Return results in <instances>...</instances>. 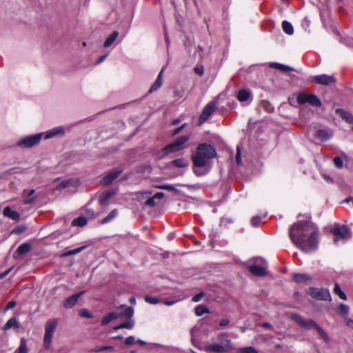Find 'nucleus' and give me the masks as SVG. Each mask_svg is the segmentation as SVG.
Listing matches in <instances>:
<instances>
[{
  "label": "nucleus",
  "mask_w": 353,
  "mask_h": 353,
  "mask_svg": "<svg viewBox=\"0 0 353 353\" xmlns=\"http://www.w3.org/2000/svg\"><path fill=\"white\" fill-rule=\"evenodd\" d=\"M163 196H164V193L161 192H159L154 195V197L155 198V199H161L163 198Z\"/></svg>",
  "instance_id": "60"
},
{
  "label": "nucleus",
  "mask_w": 353,
  "mask_h": 353,
  "mask_svg": "<svg viewBox=\"0 0 353 353\" xmlns=\"http://www.w3.org/2000/svg\"><path fill=\"white\" fill-rule=\"evenodd\" d=\"M236 162L238 165H240L241 164V151H240V148L239 146L237 147V150H236Z\"/></svg>",
  "instance_id": "50"
},
{
  "label": "nucleus",
  "mask_w": 353,
  "mask_h": 353,
  "mask_svg": "<svg viewBox=\"0 0 353 353\" xmlns=\"http://www.w3.org/2000/svg\"><path fill=\"white\" fill-rule=\"evenodd\" d=\"M237 99L241 102L251 101L252 99V92L247 90H241L237 94Z\"/></svg>",
  "instance_id": "18"
},
{
  "label": "nucleus",
  "mask_w": 353,
  "mask_h": 353,
  "mask_svg": "<svg viewBox=\"0 0 353 353\" xmlns=\"http://www.w3.org/2000/svg\"><path fill=\"white\" fill-rule=\"evenodd\" d=\"M86 214L90 219H92L94 217V212L91 210H86Z\"/></svg>",
  "instance_id": "61"
},
{
  "label": "nucleus",
  "mask_w": 353,
  "mask_h": 353,
  "mask_svg": "<svg viewBox=\"0 0 353 353\" xmlns=\"http://www.w3.org/2000/svg\"><path fill=\"white\" fill-rule=\"evenodd\" d=\"M3 214L5 216L15 221L19 220L20 218L19 214L17 211L12 210L10 207H6L3 209Z\"/></svg>",
  "instance_id": "19"
},
{
  "label": "nucleus",
  "mask_w": 353,
  "mask_h": 353,
  "mask_svg": "<svg viewBox=\"0 0 353 353\" xmlns=\"http://www.w3.org/2000/svg\"><path fill=\"white\" fill-rule=\"evenodd\" d=\"M134 314V310L132 307H125L120 314H119V317H122L124 319H132V316Z\"/></svg>",
  "instance_id": "26"
},
{
  "label": "nucleus",
  "mask_w": 353,
  "mask_h": 353,
  "mask_svg": "<svg viewBox=\"0 0 353 353\" xmlns=\"http://www.w3.org/2000/svg\"><path fill=\"white\" fill-rule=\"evenodd\" d=\"M249 272L256 276H263L268 274V263L262 258H254L245 263Z\"/></svg>",
  "instance_id": "4"
},
{
  "label": "nucleus",
  "mask_w": 353,
  "mask_h": 353,
  "mask_svg": "<svg viewBox=\"0 0 353 353\" xmlns=\"http://www.w3.org/2000/svg\"><path fill=\"white\" fill-rule=\"evenodd\" d=\"M114 195V192H108L105 193L100 199L99 202L101 205H105L107 201Z\"/></svg>",
  "instance_id": "39"
},
{
  "label": "nucleus",
  "mask_w": 353,
  "mask_h": 353,
  "mask_svg": "<svg viewBox=\"0 0 353 353\" xmlns=\"http://www.w3.org/2000/svg\"><path fill=\"white\" fill-rule=\"evenodd\" d=\"M135 343V339L133 336H130L127 337L125 340V344L126 345H130Z\"/></svg>",
  "instance_id": "51"
},
{
  "label": "nucleus",
  "mask_w": 353,
  "mask_h": 353,
  "mask_svg": "<svg viewBox=\"0 0 353 353\" xmlns=\"http://www.w3.org/2000/svg\"><path fill=\"white\" fill-rule=\"evenodd\" d=\"M119 317V315L117 312H110L108 314L103 316L102 319V325H107L110 323L112 320L116 319Z\"/></svg>",
  "instance_id": "28"
},
{
  "label": "nucleus",
  "mask_w": 353,
  "mask_h": 353,
  "mask_svg": "<svg viewBox=\"0 0 353 353\" xmlns=\"http://www.w3.org/2000/svg\"><path fill=\"white\" fill-rule=\"evenodd\" d=\"M217 108L216 103L214 101L209 102L203 109L202 112L199 118V123L200 125L205 122L211 115L215 112Z\"/></svg>",
  "instance_id": "11"
},
{
  "label": "nucleus",
  "mask_w": 353,
  "mask_h": 353,
  "mask_svg": "<svg viewBox=\"0 0 353 353\" xmlns=\"http://www.w3.org/2000/svg\"><path fill=\"white\" fill-rule=\"evenodd\" d=\"M163 70H164V68H162V70H161V72L158 74V77H157L155 82L151 86V88L150 89V92L156 91L157 90H158L162 85V83H163L162 74H163Z\"/></svg>",
  "instance_id": "23"
},
{
  "label": "nucleus",
  "mask_w": 353,
  "mask_h": 353,
  "mask_svg": "<svg viewBox=\"0 0 353 353\" xmlns=\"http://www.w3.org/2000/svg\"><path fill=\"white\" fill-rule=\"evenodd\" d=\"M312 81L319 85H327L335 81L333 76L320 74L312 77Z\"/></svg>",
  "instance_id": "14"
},
{
  "label": "nucleus",
  "mask_w": 353,
  "mask_h": 353,
  "mask_svg": "<svg viewBox=\"0 0 353 353\" xmlns=\"http://www.w3.org/2000/svg\"><path fill=\"white\" fill-rule=\"evenodd\" d=\"M84 248H85L84 246H82V247H79V248H76V249H73V250L65 251L63 254V256H72V255L77 254L81 252L84 249Z\"/></svg>",
  "instance_id": "40"
},
{
  "label": "nucleus",
  "mask_w": 353,
  "mask_h": 353,
  "mask_svg": "<svg viewBox=\"0 0 353 353\" xmlns=\"http://www.w3.org/2000/svg\"><path fill=\"white\" fill-rule=\"evenodd\" d=\"M114 347L112 346H103L97 350V352L100 351H105V350H113Z\"/></svg>",
  "instance_id": "57"
},
{
  "label": "nucleus",
  "mask_w": 353,
  "mask_h": 353,
  "mask_svg": "<svg viewBox=\"0 0 353 353\" xmlns=\"http://www.w3.org/2000/svg\"><path fill=\"white\" fill-rule=\"evenodd\" d=\"M332 234L334 235V242L337 243L339 239H349L352 236L350 230L345 225H337L332 230Z\"/></svg>",
  "instance_id": "9"
},
{
  "label": "nucleus",
  "mask_w": 353,
  "mask_h": 353,
  "mask_svg": "<svg viewBox=\"0 0 353 353\" xmlns=\"http://www.w3.org/2000/svg\"><path fill=\"white\" fill-rule=\"evenodd\" d=\"M334 293L343 300L346 299V295L341 288H334Z\"/></svg>",
  "instance_id": "47"
},
{
  "label": "nucleus",
  "mask_w": 353,
  "mask_h": 353,
  "mask_svg": "<svg viewBox=\"0 0 353 353\" xmlns=\"http://www.w3.org/2000/svg\"><path fill=\"white\" fill-rule=\"evenodd\" d=\"M18 328L19 327V324H18V322L16 319V318L13 317V318H10L8 321L7 323L5 324L4 327H3V330L5 331L6 330H8L11 328Z\"/></svg>",
  "instance_id": "27"
},
{
  "label": "nucleus",
  "mask_w": 353,
  "mask_h": 353,
  "mask_svg": "<svg viewBox=\"0 0 353 353\" xmlns=\"http://www.w3.org/2000/svg\"><path fill=\"white\" fill-rule=\"evenodd\" d=\"M216 341L218 343L207 345L204 348V351L206 352L223 353L232 348L231 341L228 338V335L225 333L220 334L216 338Z\"/></svg>",
  "instance_id": "5"
},
{
  "label": "nucleus",
  "mask_w": 353,
  "mask_h": 353,
  "mask_svg": "<svg viewBox=\"0 0 353 353\" xmlns=\"http://www.w3.org/2000/svg\"><path fill=\"white\" fill-rule=\"evenodd\" d=\"M294 282L299 285H310L312 284V278L306 274L297 273L292 276Z\"/></svg>",
  "instance_id": "13"
},
{
  "label": "nucleus",
  "mask_w": 353,
  "mask_h": 353,
  "mask_svg": "<svg viewBox=\"0 0 353 353\" xmlns=\"http://www.w3.org/2000/svg\"><path fill=\"white\" fill-rule=\"evenodd\" d=\"M121 172V170H117L108 173L101 179V184L103 185H109L119 176Z\"/></svg>",
  "instance_id": "16"
},
{
  "label": "nucleus",
  "mask_w": 353,
  "mask_h": 353,
  "mask_svg": "<svg viewBox=\"0 0 353 353\" xmlns=\"http://www.w3.org/2000/svg\"><path fill=\"white\" fill-rule=\"evenodd\" d=\"M238 353H258V352L252 347H247L240 348Z\"/></svg>",
  "instance_id": "43"
},
{
  "label": "nucleus",
  "mask_w": 353,
  "mask_h": 353,
  "mask_svg": "<svg viewBox=\"0 0 353 353\" xmlns=\"http://www.w3.org/2000/svg\"><path fill=\"white\" fill-rule=\"evenodd\" d=\"M172 163L177 168H184L188 165V161L185 158H179L173 160Z\"/></svg>",
  "instance_id": "30"
},
{
  "label": "nucleus",
  "mask_w": 353,
  "mask_h": 353,
  "mask_svg": "<svg viewBox=\"0 0 353 353\" xmlns=\"http://www.w3.org/2000/svg\"><path fill=\"white\" fill-rule=\"evenodd\" d=\"M15 353H28L26 341L24 338L21 339L20 345Z\"/></svg>",
  "instance_id": "36"
},
{
  "label": "nucleus",
  "mask_w": 353,
  "mask_h": 353,
  "mask_svg": "<svg viewBox=\"0 0 353 353\" xmlns=\"http://www.w3.org/2000/svg\"><path fill=\"white\" fill-rule=\"evenodd\" d=\"M157 188L159 189L167 190L172 192H176L177 190L174 185L170 184L161 185L157 186Z\"/></svg>",
  "instance_id": "44"
},
{
  "label": "nucleus",
  "mask_w": 353,
  "mask_h": 353,
  "mask_svg": "<svg viewBox=\"0 0 353 353\" xmlns=\"http://www.w3.org/2000/svg\"><path fill=\"white\" fill-rule=\"evenodd\" d=\"M25 192L27 193L28 198H26L24 200V203L29 204V203H32L34 201V198L30 197V196L34 193V190H27Z\"/></svg>",
  "instance_id": "42"
},
{
  "label": "nucleus",
  "mask_w": 353,
  "mask_h": 353,
  "mask_svg": "<svg viewBox=\"0 0 353 353\" xmlns=\"http://www.w3.org/2000/svg\"><path fill=\"white\" fill-rule=\"evenodd\" d=\"M282 28L283 31L288 35H292L294 33L293 26L288 21H283L282 22Z\"/></svg>",
  "instance_id": "29"
},
{
  "label": "nucleus",
  "mask_w": 353,
  "mask_h": 353,
  "mask_svg": "<svg viewBox=\"0 0 353 353\" xmlns=\"http://www.w3.org/2000/svg\"><path fill=\"white\" fill-rule=\"evenodd\" d=\"M119 32L118 31H114L108 37L105 42L103 43V47L104 48H108L110 47L118 38L119 37Z\"/></svg>",
  "instance_id": "21"
},
{
  "label": "nucleus",
  "mask_w": 353,
  "mask_h": 353,
  "mask_svg": "<svg viewBox=\"0 0 353 353\" xmlns=\"http://www.w3.org/2000/svg\"><path fill=\"white\" fill-rule=\"evenodd\" d=\"M307 293L319 300L331 301V295L327 288H309Z\"/></svg>",
  "instance_id": "10"
},
{
  "label": "nucleus",
  "mask_w": 353,
  "mask_h": 353,
  "mask_svg": "<svg viewBox=\"0 0 353 353\" xmlns=\"http://www.w3.org/2000/svg\"><path fill=\"white\" fill-rule=\"evenodd\" d=\"M286 316L293 320L302 328L310 330L315 329L319 333L320 337L325 342L330 341V338L327 333L312 319H304L298 314L287 313Z\"/></svg>",
  "instance_id": "3"
},
{
  "label": "nucleus",
  "mask_w": 353,
  "mask_h": 353,
  "mask_svg": "<svg viewBox=\"0 0 353 353\" xmlns=\"http://www.w3.org/2000/svg\"><path fill=\"white\" fill-rule=\"evenodd\" d=\"M87 222L88 221L85 216H79L72 221V225L83 227L87 224Z\"/></svg>",
  "instance_id": "33"
},
{
  "label": "nucleus",
  "mask_w": 353,
  "mask_h": 353,
  "mask_svg": "<svg viewBox=\"0 0 353 353\" xmlns=\"http://www.w3.org/2000/svg\"><path fill=\"white\" fill-rule=\"evenodd\" d=\"M128 319L127 321L122 323L118 325L114 326V329L115 330H117L119 329H123V328L131 330L134 325V321L133 319Z\"/></svg>",
  "instance_id": "22"
},
{
  "label": "nucleus",
  "mask_w": 353,
  "mask_h": 353,
  "mask_svg": "<svg viewBox=\"0 0 353 353\" xmlns=\"http://www.w3.org/2000/svg\"><path fill=\"white\" fill-rule=\"evenodd\" d=\"M203 296H204V293L203 292H200V293L194 295L192 297V300L194 302H198V301H199L203 297Z\"/></svg>",
  "instance_id": "52"
},
{
  "label": "nucleus",
  "mask_w": 353,
  "mask_h": 353,
  "mask_svg": "<svg viewBox=\"0 0 353 353\" xmlns=\"http://www.w3.org/2000/svg\"><path fill=\"white\" fill-rule=\"evenodd\" d=\"M31 250V245L29 243H24L20 245L17 248V252L19 254H25Z\"/></svg>",
  "instance_id": "31"
},
{
  "label": "nucleus",
  "mask_w": 353,
  "mask_h": 353,
  "mask_svg": "<svg viewBox=\"0 0 353 353\" xmlns=\"http://www.w3.org/2000/svg\"><path fill=\"white\" fill-rule=\"evenodd\" d=\"M11 270H12V269H11V268H10V269H8V270H7L4 271L3 272L1 273V274H0V279H3V278H4L6 276H7V275L9 274V272L11 271Z\"/></svg>",
  "instance_id": "62"
},
{
  "label": "nucleus",
  "mask_w": 353,
  "mask_h": 353,
  "mask_svg": "<svg viewBox=\"0 0 353 353\" xmlns=\"http://www.w3.org/2000/svg\"><path fill=\"white\" fill-rule=\"evenodd\" d=\"M296 101L299 104L309 103L312 106L319 108L321 105V102L316 95L314 94H306L300 92L296 96Z\"/></svg>",
  "instance_id": "7"
},
{
  "label": "nucleus",
  "mask_w": 353,
  "mask_h": 353,
  "mask_svg": "<svg viewBox=\"0 0 353 353\" xmlns=\"http://www.w3.org/2000/svg\"><path fill=\"white\" fill-rule=\"evenodd\" d=\"M186 125L185 123L183 124L181 126H180L179 128H177L173 132V135H176L177 134H179L184 128L185 126Z\"/></svg>",
  "instance_id": "59"
},
{
  "label": "nucleus",
  "mask_w": 353,
  "mask_h": 353,
  "mask_svg": "<svg viewBox=\"0 0 353 353\" xmlns=\"http://www.w3.org/2000/svg\"><path fill=\"white\" fill-rule=\"evenodd\" d=\"M209 310L207 307L203 305H199L195 308V314L198 316H201L205 313H209Z\"/></svg>",
  "instance_id": "35"
},
{
  "label": "nucleus",
  "mask_w": 353,
  "mask_h": 353,
  "mask_svg": "<svg viewBox=\"0 0 353 353\" xmlns=\"http://www.w3.org/2000/svg\"><path fill=\"white\" fill-rule=\"evenodd\" d=\"M333 161H334L335 166H336L337 168H341L343 167V162L341 157H335L333 159Z\"/></svg>",
  "instance_id": "48"
},
{
  "label": "nucleus",
  "mask_w": 353,
  "mask_h": 353,
  "mask_svg": "<svg viewBox=\"0 0 353 353\" xmlns=\"http://www.w3.org/2000/svg\"><path fill=\"white\" fill-rule=\"evenodd\" d=\"M80 316L85 318H91L92 317V314L90 312V311L87 309H81L79 311Z\"/></svg>",
  "instance_id": "49"
},
{
  "label": "nucleus",
  "mask_w": 353,
  "mask_h": 353,
  "mask_svg": "<svg viewBox=\"0 0 353 353\" xmlns=\"http://www.w3.org/2000/svg\"><path fill=\"white\" fill-rule=\"evenodd\" d=\"M270 66L271 68L277 69L280 71L286 72H290L293 70L291 67H290L288 65H283V64L279 63H275V62L271 63L270 64Z\"/></svg>",
  "instance_id": "25"
},
{
  "label": "nucleus",
  "mask_w": 353,
  "mask_h": 353,
  "mask_svg": "<svg viewBox=\"0 0 353 353\" xmlns=\"http://www.w3.org/2000/svg\"><path fill=\"white\" fill-rule=\"evenodd\" d=\"M194 172L196 176H201L207 174L208 172V170L205 167H195Z\"/></svg>",
  "instance_id": "41"
},
{
  "label": "nucleus",
  "mask_w": 353,
  "mask_h": 353,
  "mask_svg": "<svg viewBox=\"0 0 353 353\" xmlns=\"http://www.w3.org/2000/svg\"><path fill=\"white\" fill-rule=\"evenodd\" d=\"M262 327L265 329H271L272 327V325L269 323H262Z\"/></svg>",
  "instance_id": "64"
},
{
  "label": "nucleus",
  "mask_w": 353,
  "mask_h": 353,
  "mask_svg": "<svg viewBox=\"0 0 353 353\" xmlns=\"http://www.w3.org/2000/svg\"><path fill=\"white\" fill-rule=\"evenodd\" d=\"M216 152L211 145L207 143L199 144L195 153L192 156L194 167H205L210 159L215 157Z\"/></svg>",
  "instance_id": "2"
},
{
  "label": "nucleus",
  "mask_w": 353,
  "mask_h": 353,
  "mask_svg": "<svg viewBox=\"0 0 353 353\" xmlns=\"http://www.w3.org/2000/svg\"><path fill=\"white\" fill-rule=\"evenodd\" d=\"M189 140L188 136H181L179 138H177L174 141V144L176 145V147L180 150H183L185 148V143Z\"/></svg>",
  "instance_id": "24"
},
{
  "label": "nucleus",
  "mask_w": 353,
  "mask_h": 353,
  "mask_svg": "<svg viewBox=\"0 0 353 353\" xmlns=\"http://www.w3.org/2000/svg\"><path fill=\"white\" fill-rule=\"evenodd\" d=\"M333 136L332 131L327 128H319L315 132V137L322 142L327 141Z\"/></svg>",
  "instance_id": "12"
},
{
  "label": "nucleus",
  "mask_w": 353,
  "mask_h": 353,
  "mask_svg": "<svg viewBox=\"0 0 353 353\" xmlns=\"http://www.w3.org/2000/svg\"><path fill=\"white\" fill-rule=\"evenodd\" d=\"M344 320L345 321L346 325L350 328L353 329V319L346 317V319H344Z\"/></svg>",
  "instance_id": "55"
},
{
  "label": "nucleus",
  "mask_w": 353,
  "mask_h": 353,
  "mask_svg": "<svg viewBox=\"0 0 353 353\" xmlns=\"http://www.w3.org/2000/svg\"><path fill=\"white\" fill-rule=\"evenodd\" d=\"M194 72L196 74H199V76H201L203 74V67H195Z\"/></svg>",
  "instance_id": "56"
},
{
  "label": "nucleus",
  "mask_w": 353,
  "mask_h": 353,
  "mask_svg": "<svg viewBox=\"0 0 353 353\" xmlns=\"http://www.w3.org/2000/svg\"><path fill=\"white\" fill-rule=\"evenodd\" d=\"M73 183V181L71 180V179H69V180H65V181H61V183H59V185L57 186L56 189L57 190H62L66 188H68L69 186L72 185Z\"/></svg>",
  "instance_id": "37"
},
{
  "label": "nucleus",
  "mask_w": 353,
  "mask_h": 353,
  "mask_svg": "<svg viewBox=\"0 0 353 353\" xmlns=\"http://www.w3.org/2000/svg\"><path fill=\"white\" fill-rule=\"evenodd\" d=\"M350 308L349 307L343 303H341L339 307V312L341 316H343V319H346L349 313Z\"/></svg>",
  "instance_id": "34"
},
{
  "label": "nucleus",
  "mask_w": 353,
  "mask_h": 353,
  "mask_svg": "<svg viewBox=\"0 0 353 353\" xmlns=\"http://www.w3.org/2000/svg\"><path fill=\"white\" fill-rule=\"evenodd\" d=\"M58 325V320H48L45 325V334L43 337V346L48 350L50 348L54 332Z\"/></svg>",
  "instance_id": "6"
},
{
  "label": "nucleus",
  "mask_w": 353,
  "mask_h": 353,
  "mask_svg": "<svg viewBox=\"0 0 353 353\" xmlns=\"http://www.w3.org/2000/svg\"><path fill=\"white\" fill-rule=\"evenodd\" d=\"M46 139H51L55 137H61L65 134V129L63 126L54 128L45 133H43Z\"/></svg>",
  "instance_id": "15"
},
{
  "label": "nucleus",
  "mask_w": 353,
  "mask_h": 353,
  "mask_svg": "<svg viewBox=\"0 0 353 353\" xmlns=\"http://www.w3.org/2000/svg\"><path fill=\"white\" fill-rule=\"evenodd\" d=\"M16 305V303L13 301L8 302L6 307L4 308V312H7L8 310L13 308Z\"/></svg>",
  "instance_id": "53"
},
{
  "label": "nucleus",
  "mask_w": 353,
  "mask_h": 353,
  "mask_svg": "<svg viewBox=\"0 0 353 353\" xmlns=\"http://www.w3.org/2000/svg\"><path fill=\"white\" fill-rule=\"evenodd\" d=\"M108 54H103L102 56H101L98 59L97 61H96V64H99L101 63H102L105 59L106 57H108Z\"/></svg>",
  "instance_id": "58"
},
{
  "label": "nucleus",
  "mask_w": 353,
  "mask_h": 353,
  "mask_svg": "<svg viewBox=\"0 0 353 353\" xmlns=\"http://www.w3.org/2000/svg\"><path fill=\"white\" fill-rule=\"evenodd\" d=\"M229 323H230L229 320L224 319H222V320H221V321H220V322H219V325H220L221 326H225V325H227Z\"/></svg>",
  "instance_id": "63"
},
{
  "label": "nucleus",
  "mask_w": 353,
  "mask_h": 353,
  "mask_svg": "<svg viewBox=\"0 0 353 353\" xmlns=\"http://www.w3.org/2000/svg\"><path fill=\"white\" fill-rule=\"evenodd\" d=\"M336 112L346 122L353 123V116L350 112L341 109L337 110Z\"/></svg>",
  "instance_id": "20"
},
{
  "label": "nucleus",
  "mask_w": 353,
  "mask_h": 353,
  "mask_svg": "<svg viewBox=\"0 0 353 353\" xmlns=\"http://www.w3.org/2000/svg\"><path fill=\"white\" fill-rule=\"evenodd\" d=\"M261 221V217L259 216H254L251 219V224L253 227H258Z\"/></svg>",
  "instance_id": "45"
},
{
  "label": "nucleus",
  "mask_w": 353,
  "mask_h": 353,
  "mask_svg": "<svg viewBox=\"0 0 353 353\" xmlns=\"http://www.w3.org/2000/svg\"><path fill=\"white\" fill-rule=\"evenodd\" d=\"M180 150L176 147V145L174 144V142L170 143V144L167 145L163 148V153L164 155L168 154L171 152H177Z\"/></svg>",
  "instance_id": "32"
},
{
  "label": "nucleus",
  "mask_w": 353,
  "mask_h": 353,
  "mask_svg": "<svg viewBox=\"0 0 353 353\" xmlns=\"http://www.w3.org/2000/svg\"><path fill=\"white\" fill-rule=\"evenodd\" d=\"M310 224L300 221L294 223L290 230V237L292 243L302 251L310 252L314 251L318 246V230H314L306 239L305 232Z\"/></svg>",
  "instance_id": "1"
},
{
  "label": "nucleus",
  "mask_w": 353,
  "mask_h": 353,
  "mask_svg": "<svg viewBox=\"0 0 353 353\" xmlns=\"http://www.w3.org/2000/svg\"><path fill=\"white\" fill-rule=\"evenodd\" d=\"M154 199L155 198L153 196V197H151V198H149L146 201H145V205H148V206H151V207H153L155 205V201H154Z\"/></svg>",
  "instance_id": "54"
},
{
  "label": "nucleus",
  "mask_w": 353,
  "mask_h": 353,
  "mask_svg": "<svg viewBox=\"0 0 353 353\" xmlns=\"http://www.w3.org/2000/svg\"><path fill=\"white\" fill-rule=\"evenodd\" d=\"M118 215L117 210H113L106 217L103 218L101 223H107L114 219Z\"/></svg>",
  "instance_id": "38"
},
{
  "label": "nucleus",
  "mask_w": 353,
  "mask_h": 353,
  "mask_svg": "<svg viewBox=\"0 0 353 353\" xmlns=\"http://www.w3.org/2000/svg\"><path fill=\"white\" fill-rule=\"evenodd\" d=\"M43 135V133H39L24 137L18 141L17 145L23 148H31L40 142Z\"/></svg>",
  "instance_id": "8"
},
{
  "label": "nucleus",
  "mask_w": 353,
  "mask_h": 353,
  "mask_svg": "<svg viewBox=\"0 0 353 353\" xmlns=\"http://www.w3.org/2000/svg\"><path fill=\"white\" fill-rule=\"evenodd\" d=\"M82 294L83 292L77 293L66 299L63 303L64 307L66 308L74 307Z\"/></svg>",
  "instance_id": "17"
},
{
  "label": "nucleus",
  "mask_w": 353,
  "mask_h": 353,
  "mask_svg": "<svg viewBox=\"0 0 353 353\" xmlns=\"http://www.w3.org/2000/svg\"><path fill=\"white\" fill-rule=\"evenodd\" d=\"M144 299L147 303L150 304H157L159 303V300L154 296H145Z\"/></svg>",
  "instance_id": "46"
}]
</instances>
